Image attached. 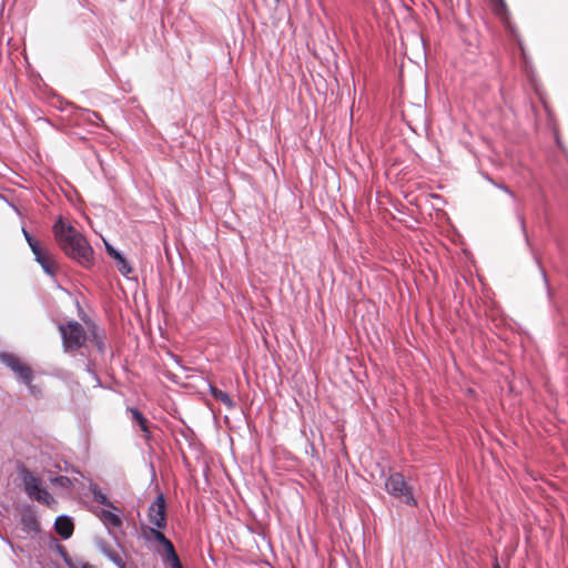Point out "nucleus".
Listing matches in <instances>:
<instances>
[{
  "mask_svg": "<svg viewBox=\"0 0 568 568\" xmlns=\"http://www.w3.org/2000/svg\"><path fill=\"white\" fill-rule=\"evenodd\" d=\"M53 234L63 252L84 267L93 264V248L87 239L60 216L53 224Z\"/></svg>",
  "mask_w": 568,
  "mask_h": 568,
  "instance_id": "1",
  "label": "nucleus"
},
{
  "mask_svg": "<svg viewBox=\"0 0 568 568\" xmlns=\"http://www.w3.org/2000/svg\"><path fill=\"white\" fill-rule=\"evenodd\" d=\"M385 490L396 499L402 500L408 506H416L417 500L414 497L413 487L407 484L400 473H390L385 480Z\"/></svg>",
  "mask_w": 568,
  "mask_h": 568,
  "instance_id": "2",
  "label": "nucleus"
},
{
  "mask_svg": "<svg viewBox=\"0 0 568 568\" xmlns=\"http://www.w3.org/2000/svg\"><path fill=\"white\" fill-rule=\"evenodd\" d=\"M64 352H72L81 348L87 339L83 326L77 321H69L67 324H59Z\"/></svg>",
  "mask_w": 568,
  "mask_h": 568,
  "instance_id": "3",
  "label": "nucleus"
},
{
  "mask_svg": "<svg viewBox=\"0 0 568 568\" xmlns=\"http://www.w3.org/2000/svg\"><path fill=\"white\" fill-rule=\"evenodd\" d=\"M0 362L7 366L22 384H30L34 374L30 366L22 362L16 354L10 352L0 353Z\"/></svg>",
  "mask_w": 568,
  "mask_h": 568,
  "instance_id": "4",
  "label": "nucleus"
},
{
  "mask_svg": "<svg viewBox=\"0 0 568 568\" xmlns=\"http://www.w3.org/2000/svg\"><path fill=\"white\" fill-rule=\"evenodd\" d=\"M148 519L159 529H165L168 526L166 520V503L163 494H159L148 510Z\"/></svg>",
  "mask_w": 568,
  "mask_h": 568,
  "instance_id": "5",
  "label": "nucleus"
},
{
  "mask_svg": "<svg viewBox=\"0 0 568 568\" xmlns=\"http://www.w3.org/2000/svg\"><path fill=\"white\" fill-rule=\"evenodd\" d=\"M142 531L145 541H155L163 547L162 552H166L174 547L173 542L169 538H166V536L162 532V529H159L156 527H145L142 529Z\"/></svg>",
  "mask_w": 568,
  "mask_h": 568,
  "instance_id": "6",
  "label": "nucleus"
},
{
  "mask_svg": "<svg viewBox=\"0 0 568 568\" xmlns=\"http://www.w3.org/2000/svg\"><path fill=\"white\" fill-rule=\"evenodd\" d=\"M74 525L68 515H60L54 521V530L62 539H69L73 534Z\"/></svg>",
  "mask_w": 568,
  "mask_h": 568,
  "instance_id": "7",
  "label": "nucleus"
},
{
  "mask_svg": "<svg viewBox=\"0 0 568 568\" xmlns=\"http://www.w3.org/2000/svg\"><path fill=\"white\" fill-rule=\"evenodd\" d=\"M23 488L26 494L32 499H34L36 495L40 494L39 491L43 490L41 480L27 470L23 475Z\"/></svg>",
  "mask_w": 568,
  "mask_h": 568,
  "instance_id": "8",
  "label": "nucleus"
},
{
  "mask_svg": "<svg viewBox=\"0 0 568 568\" xmlns=\"http://www.w3.org/2000/svg\"><path fill=\"white\" fill-rule=\"evenodd\" d=\"M36 261L41 265L42 270L48 274L53 276L55 274V267L53 261H51L50 256L42 250V247L34 248L33 252Z\"/></svg>",
  "mask_w": 568,
  "mask_h": 568,
  "instance_id": "9",
  "label": "nucleus"
},
{
  "mask_svg": "<svg viewBox=\"0 0 568 568\" xmlns=\"http://www.w3.org/2000/svg\"><path fill=\"white\" fill-rule=\"evenodd\" d=\"M128 412L131 414L132 420L135 422L140 429L143 432L144 438L150 439L151 430L149 427V422L144 415L135 407H128Z\"/></svg>",
  "mask_w": 568,
  "mask_h": 568,
  "instance_id": "10",
  "label": "nucleus"
},
{
  "mask_svg": "<svg viewBox=\"0 0 568 568\" xmlns=\"http://www.w3.org/2000/svg\"><path fill=\"white\" fill-rule=\"evenodd\" d=\"M89 490L92 494V497L97 503H99L110 509L119 511V508L115 507L114 504L109 500L108 496L102 491V489L100 488V486L98 484L91 483L89 485Z\"/></svg>",
  "mask_w": 568,
  "mask_h": 568,
  "instance_id": "11",
  "label": "nucleus"
},
{
  "mask_svg": "<svg viewBox=\"0 0 568 568\" xmlns=\"http://www.w3.org/2000/svg\"><path fill=\"white\" fill-rule=\"evenodd\" d=\"M100 519L105 524L110 525L114 528H120L122 526V519L120 517V510L113 509H102L99 514Z\"/></svg>",
  "mask_w": 568,
  "mask_h": 568,
  "instance_id": "12",
  "label": "nucleus"
},
{
  "mask_svg": "<svg viewBox=\"0 0 568 568\" xmlns=\"http://www.w3.org/2000/svg\"><path fill=\"white\" fill-rule=\"evenodd\" d=\"M98 547L100 551L110 560L112 561L116 567L123 568L124 561L120 557L119 554H116L114 550L110 548V546L104 540L98 541Z\"/></svg>",
  "mask_w": 568,
  "mask_h": 568,
  "instance_id": "13",
  "label": "nucleus"
},
{
  "mask_svg": "<svg viewBox=\"0 0 568 568\" xmlns=\"http://www.w3.org/2000/svg\"><path fill=\"white\" fill-rule=\"evenodd\" d=\"M21 524H22L23 530H26L27 532L37 534L40 530V525L37 519V516L32 511L22 514Z\"/></svg>",
  "mask_w": 568,
  "mask_h": 568,
  "instance_id": "14",
  "label": "nucleus"
},
{
  "mask_svg": "<svg viewBox=\"0 0 568 568\" xmlns=\"http://www.w3.org/2000/svg\"><path fill=\"white\" fill-rule=\"evenodd\" d=\"M210 393L215 399L220 400L229 409H233L235 407V402L230 397V395L216 386L210 385Z\"/></svg>",
  "mask_w": 568,
  "mask_h": 568,
  "instance_id": "15",
  "label": "nucleus"
},
{
  "mask_svg": "<svg viewBox=\"0 0 568 568\" xmlns=\"http://www.w3.org/2000/svg\"><path fill=\"white\" fill-rule=\"evenodd\" d=\"M156 551L162 557L163 561H165L170 566V568H183L179 555L175 550V547L171 548L166 552H161L158 549Z\"/></svg>",
  "mask_w": 568,
  "mask_h": 568,
  "instance_id": "16",
  "label": "nucleus"
},
{
  "mask_svg": "<svg viewBox=\"0 0 568 568\" xmlns=\"http://www.w3.org/2000/svg\"><path fill=\"white\" fill-rule=\"evenodd\" d=\"M515 215H516V219L519 223V226H520V231L524 235V239H525V243L526 245L531 250V243H530V240H529V236H528V232H527V226H526V219H525V215L524 213L516 209L515 210Z\"/></svg>",
  "mask_w": 568,
  "mask_h": 568,
  "instance_id": "17",
  "label": "nucleus"
},
{
  "mask_svg": "<svg viewBox=\"0 0 568 568\" xmlns=\"http://www.w3.org/2000/svg\"><path fill=\"white\" fill-rule=\"evenodd\" d=\"M114 260L116 261L118 270L122 275L128 276L132 272L131 264L121 252H119V256L114 257Z\"/></svg>",
  "mask_w": 568,
  "mask_h": 568,
  "instance_id": "18",
  "label": "nucleus"
},
{
  "mask_svg": "<svg viewBox=\"0 0 568 568\" xmlns=\"http://www.w3.org/2000/svg\"><path fill=\"white\" fill-rule=\"evenodd\" d=\"M79 115L82 120L95 126H99V123L102 121L98 113L92 112L90 110H80Z\"/></svg>",
  "mask_w": 568,
  "mask_h": 568,
  "instance_id": "19",
  "label": "nucleus"
},
{
  "mask_svg": "<svg viewBox=\"0 0 568 568\" xmlns=\"http://www.w3.org/2000/svg\"><path fill=\"white\" fill-rule=\"evenodd\" d=\"M51 483L62 489H70L73 487L72 480L63 475L51 478Z\"/></svg>",
  "mask_w": 568,
  "mask_h": 568,
  "instance_id": "20",
  "label": "nucleus"
},
{
  "mask_svg": "<svg viewBox=\"0 0 568 568\" xmlns=\"http://www.w3.org/2000/svg\"><path fill=\"white\" fill-rule=\"evenodd\" d=\"M39 493V495H36L34 500L42 503L49 507L57 504L55 499L45 488H43V490Z\"/></svg>",
  "mask_w": 568,
  "mask_h": 568,
  "instance_id": "21",
  "label": "nucleus"
},
{
  "mask_svg": "<svg viewBox=\"0 0 568 568\" xmlns=\"http://www.w3.org/2000/svg\"><path fill=\"white\" fill-rule=\"evenodd\" d=\"M22 232H23V235H24L32 252H33V247L34 248L41 247L39 242L26 229H22Z\"/></svg>",
  "mask_w": 568,
  "mask_h": 568,
  "instance_id": "22",
  "label": "nucleus"
},
{
  "mask_svg": "<svg viewBox=\"0 0 568 568\" xmlns=\"http://www.w3.org/2000/svg\"><path fill=\"white\" fill-rule=\"evenodd\" d=\"M64 562L69 568H79L81 564H87L80 559L73 560L69 555H64Z\"/></svg>",
  "mask_w": 568,
  "mask_h": 568,
  "instance_id": "23",
  "label": "nucleus"
},
{
  "mask_svg": "<svg viewBox=\"0 0 568 568\" xmlns=\"http://www.w3.org/2000/svg\"><path fill=\"white\" fill-rule=\"evenodd\" d=\"M494 186H496L497 189L501 190L503 192H505L507 195H509L514 201H517V196L516 194L505 184L503 183H494Z\"/></svg>",
  "mask_w": 568,
  "mask_h": 568,
  "instance_id": "24",
  "label": "nucleus"
},
{
  "mask_svg": "<svg viewBox=\"0 0 568 568\" xmlns=\"http://www.w3.org/2000/svg\"><path fill=\"white\" fill-rule=\"evenodd\" d=\"M534 258L538 265V267L540 268V272H541V275H542V278L545 281V284L547 286V291H548V294H550V290H549V285H548V280H547V275H546V271L541 267V263H540V260L537 255L534 254Z\"/></svg>",
  "mask_w": 568,
  "mask_h": 568,
  "instance_id": "25",
  "label": "nucleus"
},
{
  "mask_svg": "<svg viewBox=\"0 0 568 568\" xmlns=\"http://www.w3.org/2000/svg\"><path fill=\"white\" fill-rule=\"evenodd\" d=\"M493 1L496 4L497 13H501V12L506 11L507 7H506L505 0H493Z\"/></svg>",
  "mask_w": 568,
  "mask_h": 568,
  "instance_id": "26",
  "label": "nucleus"
},
{
  "mask_svg": "<svg viewBox=\"0 0 568 568\" xmlns=\"http://www.w3.org/2000/svg\"><path fill=\"white\" fill-rule=\"evenodd\" d=\"M105 251L106 253L112 257H118L119 256V252L116 248H114L111 244H108L105 243Z\"/></svg>",
  "mask_w": 568,
  "mask_h": 568,
  "instance_id": "27",
  "label": "nucleus"
},
{
  "mask_svg": "<svg viewBox=\"0 0 568 568\" xmlns=\"http://www.w3.org/2000/svg\"><path fill=\"white\" fill-rule=\"evenodd\" d=\"M105 251L106 253L112 257H118L119 256V252L116 248H114L111 244H108L105 243Z\"/></svg>",
  "mask_w": 568,
  "mask_h": 568,
  "instance_id": "28",
  "label": "nucleus"
},
{
  "mask_svg": "<svg viewBox=\"0 0 568 568\" xmlns=\"http://www.w3.org/2000/svg\"><path fill=\"white\" fill-rule=\"evenodd\" d=\"M24 385L28 387L31 395H33V396L41 395L40 388H38L36 385H33L32 382L30 384H24Z\"/></svg>",
  "mask_w": 568,
  "mask_h": 568,
  "instance_id": "29",
  "label": "nucleus"
},
{
  "mask_svg": "<svg viewBox=\"0 0 568 568\" xmlns=\"http://www.w3.org/2000/svg\"><path fill=\"white\" fill-rule=\"evenodd\" d=\"M58 550H59L61 557L64 559V555H68V552L64 549V547L63 546H58Z\"/></svg>",
  "mask_w": 568,
  "mask_h": 568,
  "instance_id": "30",
  "label": "nucleus"
},
{
  "mask_svg": "<svg viewBox=\"0 0 568 568\" xmlns=\"http://www.w3.org/2000/svg\"><path fill=\"white\" fill-rule=\"evenodd\" d=\"M493 568H501V567H500V564H499V561H498L497 556H495V558H494Z\"/></svg>",
  "mask_w": 568,
  "mask_h": 568,
  "instance_id": "31",
  "label": "nucleus"
},
{
  "mask_svg": "<svg viewBox=\"0 0 568 568\" xmlns=\"http://www.w3.org/2000/svg\"><path fill=\"white\" fill-rule=\"evenodd\" d=\"M484 178L494 185V183H496V181H494L488 174H485Z\"/></svg>",
  "mask_w": 568,
  "mask_h": 568,
  "instance_id": "32",
  "label": "nucleus"
},
{
  "mask_svg": "<svg viewBox=\"0 0 568 568\" xmlns=\"http://www.w3.org/2000/svg\"><path fill=\"white\" fill-rule=\"evenodd\" d=\"M79 568H93V567L88 562V564H81Z\"/></svg>",
  "mask_w": 568,
  "mask_h": 568,
  "instance_id": "33",
  "label": "nucleus"
},
{
  "mask_svg": "<svg viewBox=\"0 0 568 568\" xmlns=\"http://www.w3.org/2000/svg\"><path fill=\"white\" fill-rule=\"evenodd\" d=\"M97 344H98V347H99L100 349H102V347H103V343H102V342H98Z\"/></svg>",
  "mask_w": 568,
  "mask_h": 568,
  "instance_id": "34",
  "label": "nucleus"
},
{
  "mask_svg": "<svg viewBox=\"0 0 568 568\" xmlns=\"http://www.w3.org/2000/svg\"><path fill=\"white\" fill-rule=\"evenodd\" d=\"M556 140H557V144L560 146V140H559V138L557 136V138H556Z\"/></svg>",
  "mask_w": 568,
  "mask_h": 568,
  "instance_id": "35",
  "label": "nucleus"
}]
</instances>
